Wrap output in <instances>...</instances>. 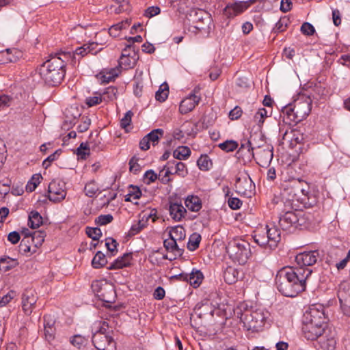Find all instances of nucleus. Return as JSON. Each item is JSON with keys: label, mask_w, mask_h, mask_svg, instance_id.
I'll use <instances>...</instances> for the list:
<instances>
[{"label": "nucleus", "mask_w": 350, "mask_h": 350, "mask_svg": "<svg viewBox=\"0 0 350 350\" xmlns=\"http://www.w3.org/2000/svg\"><path fill=\"white\" fill-rule=\"evenodd\" d=\"M290 23L288 18L284 16L280 18V19L275 23L273 30L275 33H280L284 31Z\"/></svg>", "instance_id": "45"}, {"label": "nucleus", "mask_w": 350, "mask_h": 350, "mask_svg": "<svg viewBox=\"0 0 350 350\" xmlns=\"http://www.w3.org/2000/svg\"><path fill=\"white\" fill-rule=\"evenodd\" d=\"M142 196V191L137 186L130 185L129 188V193L125 196V201L133 202L138 200Z\"/></svg>", "instance_id": "35"}, {"label": "nucleus", "mask_w": 350, "mask_h": 350, "mask_svg": "<svg viewBox=\"0 0 350 350\" xmlns=\"http://www.w3.org/2000/svg\"><path fill=\"white\" fill-rule=\"evenodd\" d=\"M70 57V53L66 52L51 55L38 69L40 77L49 85L60 83L66 74V62Z\"/></svg>", "instance_id": "3"}, {"label": "nucleus", "mask_w": 350, "mask_h": 350, "mask_svg": "<svg viewBox=\"0 0 350 350\" xmlns=\"http://www.w3.org/2000/svg\"><path fill=\"white\" fill-rule=\"evenodd\" d=\"M88 342V337L76 334L70 338V342L77 349L85 347Z\"/></svg>", "instance_id": "37"}, {"label": "nucleus", "mask_w": 350, "mask_h": 350, "mask_svg": "<svg viewBox=\"0 0 350 350\" xmlns=\"http://www.w3.org/2000/svg\"><path fill=\"white\" fill-rule=\"evenodd\" d=\"M169 94V88L167 83H163L155 93V98L160 102L165 101Z\"/></svg>", "instance_id": "42"}, {"label": "nucleus", "mask_w": 350, "mask_h": 350, "mask_svg": "<svg viewBox=\"0 0 350 350\" xmlns=\"http://www.w3.org/2000/svg\"><path fill=\"white\" fill-rule=\"evenodd\" d=\"M266 234L269 239V247H275L281 239L280 230L275 226L271 225L266 226Z\"/></svg>", "instance_id": "24"}, {"label": "nucleus", "mask_w": 350, "mask_h": 350, "mask_svg": "<svg viewBox=\"0 0 350 350\" xmlns=\"http://www.w3.org/2000/svg\"><path fill=\"white\" fill-rule=\"evenodd\" d=\"M129 24L127 21H122L117 24L112 25L109 29V33L111 36L116 38L120 36V31L123 29H126Z\"/></svg>", "instance_id": "39"}, {"label": "nucleus", "mask_w": 350, "mask_h": 350, "mask_svg": "<svg viewBox=\"0 0 350 350\" xmlns=\"http://www.w3.org/2000/svg\"><path fill=\"white\" fill-rule=\"evenodd\" d=\"M318 258L317 251H309L298 254L295 260L297 265V267L309 268L317 262Z\"/></svg>", "instance_id": "16"}, {"label": "nucleus", "mask_w": 350, "mask_h": 350, "mask_svg": "<svg viewBox=\"0 0 350 350\" xmlns=\"http://www.w3.org/2000/svg\"><path fill=\"white\" fill-rule=\"evenodd\" d=\"M319 349L321 350H336L337 344V334L332 327L329 326L315 339Z\"/></svg>", "instance_id": "9"}, {"label": "nucleus", "mask_w": 350, "mask_h": 350, "mask_svg": "<svg viewBox=\"0 0 350 350\" xmlns=\"http://www.w3.org/2000/svg\"><path fill=\"white\" fill-rule=\"evenodd\" d=\"M64 183L60 180H53L48 187V198L50 201L57 202L64 200L66 196Z\"/></svg>", "instance_id": "14"}, {"label": "nucleus", "mask_w": 350, "mask_h": 350, "mask_svg": "<svg viewBox=\"0 0 350 350\" xmlns=\"http://www.w3.org/2000/svg\"><path fill=\"white\" fill-rule=\"evenodd\" d=\"M157 179V174L152 170L146 171L144 175V182L150 184Z\"/></svg>", "instance_id": "62"}, {"label": "nucleus", "mask_w": 350, "mask_h": 350, "mask_svg": "<svg viewBox=\"0 0 350 350\" xmlns=\"http://www.w3.org/2000/svg\"><path fill=\"white\" fill-rule=\"evenodd\" d=\"M18 265L17 260L8 256L0 258V273L6 272Z\"/></svg>", "instance_id": "29"}, {"label": "nucleus", "mask_w": 350, "mask_h": 350, "mask_svg": "<svg viewBox=\"0 0 350 350\" xmlns=\"http://www.w3.org/2000/svg\"><path fill=\"white\" fill-rule=\"evenodd\" d=\"M273 147L269 145L262 147L258 146L255 153L252 151V155L259 165L266 167L273 159Z\"/></svg>", "instance_id": "15"}, {"label": "nucleus", "mask_w": 350, "mask_h": 350, "mask_svg": "<svg viewBox=\"0 0 350 350\" xmlns=\"http://www.w3.org/2000/svg\"><path fill=\"white\" fill-rule=\"evenodd\" d=\"M200 89L195 88L180 103L179 111L182 114H186L194 109L201 100V96L199 94Z\"/></svg>", "instance_id": "12"}, {"label": "nucleus", "mask_w": 350, "mask_h": 350, "mask_svg": "<svg viewBox=\"0 0 350 350\" xmlns=\"http://www.w3.org/2000/svg\"><path fill=\"white\" fill-rule=\"evenodd\" d=\"M97 44L94 42L85 44L81 46L77 47L72 54V59L79 61L82 57L88 53H93L95 46Z\"/></svg>", "instance_id": "23"}, {"label": "nucleus", "mask_w": 350, "mask_h": 350, "mask_svg": "<svg viewBox=\"0 0 350 350\" xmlns=\"http://www.w3.org/2000/svg\"><path fill=\"white\" fill-rule=\"evenodd\" d=\"M92 287L93 291L97 294L100 299L105 302H111V300L108 299L109 297L105 293H114V291L111 286L106 283L103 284L101 282L96 281L93 282Z\"/></svg>", "instance_id": "20"}, {"label": "nucleus", "mask_w": 350, "mask_h": 350, "mask_svg": "<svg viewBox=\"0 0 350 350\" xmlns=\"http://www.w3.org/2000/svg\"><path fill=\"white\" fill-rule=\"evenodd\" d=\"M31 241H28V239H23L19 245V252L21 254L26 256H30L33 253L36 252V247L33 248L31 250V247L30 246Z\"/></svg>", "instance_id": "40"}, {"label": "nucleus", "mask_w": 350, "mask_h": 350, "mask_svg": "<svg viewBox=\"0 0 350 350\" xmlns=\"http://www.w3.org/2000/svg\"><path fill=\"white\" fill-rule=\"evenodd\" d=\"M304 182L299 179H293L284 181L282 185V191L281 193L282 202L287 209L297 210L299 208V191L301 185Z\"/></svg>", "instance_id": "7"}, {"label": "nucleus", "mask_w": 350, "mask_h": 350, "mask_svg": "<svg viewBox=\"0 0 350 350\" xmlns=\"http://www.w3.org/2000/svg\"><path fill=\"white\" fill-rule=\"evenodd\" d=\"M244 326L249 330L258 331L265 324L269 317V312L264 308H256L255 310L245 309L243 311L240 310L237 312Z\"/></svg>", "instance_id": "6"}, {"label": "nucleus", "mask_w": 350, "mask_h": 350, "mask_svg": "<svg viewBox=\"0 0 350 350\" xmlns=\"http://www.w3.org/2000/svg\"><path fill=\"white\" fill-rule=\"evenodd\" d=\"M203 280V274L199 270H193L191 273L188 275L187 282L194 288H197L202 283Z\"/></svg>", "instance_id": "30"}, {"label": "nucleus", "mask_w": 350, "mask_h": 350, "mask_svg": "<svg viewBox=\"0 0 350 350\" xmlns=\"http://www.w3.org/2000/svg\"><path fill=\"white\" fill-rule=\"evenodd\" d=\"M172 166L174 165V174L180 176L184 177L187 174V170L185 163L175 161H172Z\"/></svg>", "instance_id": "49"}, {"label": "nucleus", "mask_w": 350, "mask_h": 350, "mask_svg": "<svg viewBox=\"0 0 350 350\" xmlns=\"http://www.w3.org/2000/svg\"><path fill=\"white\" fill-rule=\"evenodd\" d=\"M107 263L105 255L100 251L97 252L92 260V265L95 269H100Z\"/></svg>", "instance_id": "38"}, {"label": "nucleus", "mask_w": 350, "mask_h": 350, "mask_svg": "<svg viewBox=\"0 0 350 350\" xmlns=\"http://www.w3.org/2000/svg\"><path fill=\"white\" fill-rule=\"evenodd\" d=\"M254 241L260 246L269 245V239L266 234V232H259L254 236Z\"/></svg>", "instance_id": "48"}, {"label": "nucleus", "mask_w": 350, "mask_h": 350, "mask_svg": "<svg viewBox=\"0 0 350 350\" xmlns=\"http://www.w3.org/2000/svg\"><path fill=\"white\" fill-rule=\"evenodd\" d=\"M42 224V217L40 214L36 211H32L29 213L28 217V226L32 228L35 229Z\"/></svg>", "instance_id": "28"}, {"label": "nucleus", "mask_w": 350, "mask_h": 350, "mask_svg": "<svg viewBox=\"0 0 350 350\" xmlns=\"http://www.w3.org/2000/svg\"><path fill=\"white\" fill-rule=\"evenodd\" d=\"M113 219V216L111 214L100 215L96 218L95 222L100 226H104L111 223Z\"/></svg>", "instance_id": "56"}, {"label": "nucleus", "mask_w": 350, "mask_h": 350, "mask_svg": "<svg viewBox=\"0 0 350 350\" xmlns=\"http://www.w3.org/2000/svg\"><path fill=\"white\" fill-rule=\"evenodd\" d=\"M133 116V113L129 110L126 111L122 118L120 120V126L123 129H126L130 125Z\"/></svg>", "instance_id": "58"}, {"label": "nucleus", "mask_w": 350, "mask_h": 350, "mask_svg": "<svg viewBox=\"0 0 350 350\" xmlns=\"http://www.w3.org/2000/svg\"><path fill=\"white\" fill-rule=\"evenodd\" d=\"M108 328L109 324L108 322L106 321H95L92 325V331L95 330V332L107 333V330Z\"/></svg>", "instance_id": "51"}, {"label": "nucleus", "mask_w": 350, "mask_h": 350, "mask_svg": "<svg viewBox=\"0 0 350 350\" xmlns=\"http://www.w3.org/2000/svg\"><path fill=\"white\" fill-rule=\"evenodd\" d=\"M45 235V233L42 231L33 232L30 241L34 243L35 247H37L42 244Z\"/></svg>", "instance_id": "50"}, {"label": "nucleus", "mask_w": 350, "mask_h": 350, "mask_svg": "<svg viewBox=\"0 0 350 350\" xmlns=\"http://www.w3.org/2000/svg\"><path fill=\"white\" fill-rule=\"evenodd\" d=\"M183 232L184 229L182 227H176L170 231V237L163 241V245L168 252H173L178 250V248L176 243V239H181Z\"/></svg>", "instance_id": "18"}, {"label": "nucleus", "mask_w": 350, "mask_h": 350, "mask_svg": "<svg viewBox=\"0 0 350 350\" xmlns=\"http://www.w3.org/2000/svg\"><path fill=\"white\" fill-rule=\"evenodd\" d=\"M242 113L243 111L241 108L239 106H236L234 109L230 111L228 118L231 120H237L242 116Z\"/></svg>", "instance_id": "61"}, {"label": "nucleus", "mask_w": 350, "mask_h": 350, "mask_svg": "<svg viewBox=\"0 0 350 350\" xmlns=\"http://www.w3.org/2000/svg\"><path fill=\"white\" fill-rule=\"evenodd\" d=\"M191 150L187 146H179L173 152V156L178 160H185L189 157Z\"/></svg>", "instance_id": "33"}, {"label": "nucleus", "mask_w": 350, "mask_h": 350, "mask_svg": "<svg viewBox=\"0 0 350 350\" xmlns=\"http://www.w3.org/2000/svg\"><path fill=\"white\" fill-rule=\"evenodd\" d=\"M37 299L33 290H25L22 296V308L25 314L30 315L32 313Z\"/></svg>", "instance_id": "17"}, {"label": "nucleus", "mask_w": 350, "mask_h": 350, "mask_svg": "<svg viewBox=\"0 0 350 350\" xmlns=\"http://www.w3.org/2000/svg\"><path fill=\"white\" fill-rule=\"evenodd\" d=\"M235 191L241 196L245 197H251L254 193L255 185L252 178L245 172L241 173L236 178Z\"/></svg>", "instance_id": "10"}, {"label": "nucleus", "mask_w": 350, "mask_h": 350, "mask_svg": "<svg viewBox=\"0 0 350 350\" xmlns=\"http://www.w3.org/2000/svg\"><path fill=\"white\" fill-rule=\"evenodd\" d=\"M85 196L90 198H94L100 193L99 187L94 180H90L86 183L84 187Z\"/></svg>", "instance_id": "34"}, {"label": "nucleus", "mask_w": 350, "mask_h": 350, "mask_svg": "<svg viewBox=\"0 0 350 350\" xmlns=\"http://www.w3.org/2000/svg\"><path fill=\"white\" fill-rule=\"evenodd\" d=\"M133 259L131 253H126L122 256L115 260L108 267V269H118L128 267L131 264Z\"/></svg>", "instance_id": "25"}, {"label": "nucleus", "mask_w": 350, "mask_h": 350, "mask_svg": "<svg viewBox=\"0 0 350 350\" xmlns=\"http://www.w3.org/2000/svg\"><path fill=\"white\" fill-rule=\"evenodd\" d=\"M228 206L233 210L239 209L242 205V201L237 198H230L228 201Z\"/></svg>", "instance_id": "64"}, {"label": "nucleus", "mask_w": 350, "mask_h": 350, "mask_svg": "<svg viewBox=\"0 0 350 350\" xmlns=\"http://www.w3.org/2000/svg\"><path fill=\"white\" fill-rule=\"evenodd\" d=\"M243 276V273L240 269L232 266L227 267L223 274L224 281L228 284H235Z\"/></svg>", "instance_id": "21"}, {"label": "nucleus", "mask_w": 350, "mask_h": 350, "mask_svg": "<svg viewBox=\"0 0 350 350\" xmlns=\"http://www.w3.org/2000/svg\"><path fill=\"white\" fill-rule=\"evenodd\" d=\"M13 50L6 49L0 52V64H5L16 62L17 57L13 54Z\"/></svg>", "instance_id": "36"}, {"label": "nucleus", "mask_w": 350, "mask_h": 350, "mask_svg": "<svg viewBox=\"0 0 350 350\" xmlns=\"http://www.w3.org/2000/svg\"><path fill=\"white\" fill-rule=\"evenodd\" d=\"M16 296V292L13 291H9L6 295L3 296L0 299V308L6 306Z\"/></svg>", "instance_id": "63"}, {"label": "nucleus", "mask_w": 350, "mask_h": 350, "mask_svg": "<svg viewBox=\"0 0 350 350\" xmlns=\"http://www.w3.org/2000/svg\"><path fill=\"white\" fill-rule=\"evenodd\" d=\"M271 114V110L268 111L265 108H260L254 114V122L259 127H261L265 122V118L270 116Z\"/></svg>", "instance_id": "31"}, {"label": "nucleus", "mask_w": 350, "mask_h": 350, "mask_svg": "<svg viewBox=\"0 0 350 350\" xmlns=\"http://www.w3.org/2000/svg\"><path fill=\"white\" fill-rule=\"evenodd\" d=\"M312 102L310 95L299 94L293 104L285 106L282 109V113L284 121L290 124H297L306 118L311 111Z\"/></svg>", "instance_id": "4"}, {"label": "nucleus", "mask_w": 350, "mask_h": 350, "mask_svg": "<svg viewBox=\"0 0 350 350\" xmlns=\"http://www.w3.org/2000/svg\"><path fill=\"white\" fill-rule=\"evenodd\" d=\"M145 223L142 222L141 221L133 224L128 232L129 236H134L138 234L145 228Z\"/></svg>", "instance_id": "55"}, {"label": "nucleus", "mask_w": 350, "mask_h": 350, "mask_svg": "<svg viewBox=\"0 0 350 350\" xmlns=\"http://www.w3.org/2000/svg\"><path fill=\"white\" fill-rule=\"evenodd\" d=\"M238 143L234 140H226L219 144V147L227 152H232L238 148Z\"/></svg>", "instance_id": "47"}, {"label": "nucleus", "mask_w": 350, "mask_h": 350, "mask_svg": "<svg viewBox=\"0 0 350 350\" xmlns=\"http://www.w3.org/2000/svg\"><path fill=\"white\" fill-rule=\"evenodd\" d=\"M120 73V70L119 68L116 67L113 68H111L109 71H106L103 73L102 76V81L103 82L109 83L116 78L119 74Z\"/></svg>", "instance_id": "43"}, {"label": "nucleus", "mask_w": 350, "mask_h": 350, "mask_svg": "<svg viewBox=\"0 0 350 350\" xmlns=\"http://www.w3.org/2000/svg\"><path fill=\"white\" fill-rule=\"evenodd\" d=\"M198 167L203 171L208 170L212 165L211 161L207 155H202L197 161Z\"/></svg>", "instance_id": "46"}, {"label": "nucleus", "mask_w": 350, "mask_h": 350, "mask_svg": "<svg viewBox=\"0 0 350 350\" xmlns=\"http://www.w3.org/2000/svg\"><path fill=\"white\" fill-rule=\"evenodd\" d=\"M338 297L344 314L350 316V281H343L340 283Z\"/></svg>", "instance_id": "13"}, {"label": "nucleus", "mask_w": 350, "mask_h": 350, "mask_svg": "<svg viewBox=\"0 0 350 350\" xmlns=\"http://www.w3.org/2000/svg\"><path fill=\"white\" fill-rule=\"evenodd\" d=\"M164 131L161 129H157L152 130L151 132L148 133L146 136L148 139L150 143H152L153 146H155L159 140L163 137Z\"/></svg>", "instance_id": "41"}, {"label": "nucleus", "mask_w": 350, "mask_h": 350, "mask_svg": "<svg viewBox=\"0 0 350 350\" xmlns=\"http://www.w3.org/2000/svg\"><path fill=\"white\" fill-rule=\"evenodd\" d=\"M185 204L191 211L198 212L202 208V202L198 196H188L185 199Z\"/></svg>", "instance_id": "27"}, {"label": "nucleus", "mask_w": 350, "mask_h": 350, "mask_svg": "<svg viewBox=\"0 0 350 350\" xmlns=\"http://www.w3.org/2000/svg\"><path fill=\"white\" fill-rule=\"evenodd\" d=\"M103 101V98L100 94H95L93 96H90L86 98L85 103L89 107L95 106Z\"/></svg>", "instance_id": "57"}, {"label": "nucleus", "mask_w": 350, "mask_h": 350, "mask_svg": "<svg viewBox=\"0 0 350 350\" xmlns=\"http://www.w3.org/2000/svg\"><path fill=\"white\" fill-rule=\"evenodd\" d=\"M118 243L116 241L111 237L105 239V246L107 250L109 251L113 255L115 252H117Z\"/></svg>", "instance_id": "59"}, {"label": "nucleus", "mask_w": 350, "mask_h": 350, "mask_svg": "<svg viewBox=\"0 0 350 350\" xmlns=\"http://www.w3.org/2000/svg\"><path fill=\"white\" fill-rule=\"evenodd\" d=\"M166 168V171L165 172V175L160 178V180L162 183L166 184L167 183L170 179L168 178L170 174H174V171L173 170V166L172 161L167 162V163L164 166V169Z\"/></svg>", "instance_id": "52"}, {"label": "nucleus", "mask_w": 350, "mask_h": 350, "mask_svg": "<svg viewBox=\"0 0 350 350\" xmlns=\"http://www.w3.org/2000/svg\"><path fill=\"white\" fill-rule=\"evenodd\" d=\"M129 170L134 174H137L140 172L142 167L138 163V159L136 157H133L129 161Z\"/></svg>", "instance_id": "53"}, {"label": "nucleus", "mask_w": 350, "mask_h": 350, "mask_svg": "<svg viewBox=\"0 0 350 350\" xmlns=\"http://www.w3.org/2000/svg\"><path fill=\"white\" fill-rule=\"evenodd\" d=\"M118 90L114 86H109L103 91L101 94L103 100L109 102L117 98Z\"/></svg>", "instance_id": "32"}, {"label": "nucleus", "mask_w": 350, "mask_h": 350, "mask_svg": "<svg viewBox=\"0 0 350 350\" xmlns=\"http://www.w3.org/2000/svg\"><path fill=\"white\" fill-rule=\"evenodd\" d=\"M322 305H312L304 314L301 333L308 340L314 341L329 327Z\"/></svg>", "instance_id": "2"}, {"label": "nucleus", "mask_w": 350, "mask_h": 350, "mask_svg": "<svg viewBox=\"0 0 350 350\" xmlns=\"http://www.w3.org/2000/svg\"><path fill=\"white\" fill-rule=\"evenodd\" d=\"M226 251L230 258L239 265H244L251 254L250 245L244 240H234L230 242Z\"/></svg>", "instance_id": "8"}, {"label": "nucleus", "mask_w": 350, "mask_h": 350, "mask_svg": "<svg viewBox=\"0 0 350 350\" xmlns=\"http://www.w3.org/2000/svg\"><path fill=\"white\" fill-rule=\"evenodd\" d=\"M86 234L93 240L96 241L102 236L101 230L98 228H87Z\"/></svg>", "instance_id": "54"}, {"label": "nucleus", "mask_w": 350, "mask_h": 350, "mask_svg": "<svg viewBox=\"0 0 350 350\" xmlns=\"http://www.w3.org/2000/svg\"><path fill=\"white\" fill-rule=\"evenodd\" d=\"M137 59L138 57L135 54V49H133V55H129L128 57H126V55H121L119 60V65L124 69H129L133 68L136 64Z\"/></svg>", "instance_id": "26"}, {"label": "nucleus", "mask_w": 350, "mask_h": 350, "mask_svg": "<svg viewBox=\"0 0 350 350\" xmlns=\"http://www.w3.org/2000/svg\"><path fill=\"white\" fill-rule=\"evenodd\" d=\"M284 214L279 219L280 226L284 230L291 228H308L312 223V216L310 213H303L295 209H287L284 206Z\"/></svg>", "instance_id": "5"}, {"label": "nucleus", "mask_w": 350, "mask_h": 350, "mask_svg": "<svg viewBox=\"0 0 350 350\" xmlns=\"http://www.w3.org/2000/svg\"><path fill=\"white\" fill-rule=\"evenodd\" d=\"M310 268L285 267L280 269L275 278L277 289L284 296L294 297L305 291L306 280L311 275Z\"/></svg>", "instance_id": "1"}, {"label": "nucleus", "mask_w": 350, "mask_h": 350, "mask_svg": "<svg viewBox=\"0 0 350 350\" xmlns=\"http://www.w3.org/2000/svg\"><path fill=\"white\" fill-rule=\"evenodd\" d=\"M201 241V236L198 233L192 234L187 243V248L190 251H195L200 245Z\"/></svg>", "instance_id": "44"}, {"label": "nucleus", "mask_w": 350, "mask_h": 350, "mask_svg": "<svg viewBox=\"0 0 350 350\" xmlns=\"http://www.w3.org/2000/svg\"><path fill=\"white\" fill-rule=\"evenodd\" d=\"M170 215L175 221H180L187 213L186 208L181 203H170L169 206Z\"/></svg>", "instance_id": "22"}, {"label": "nucleus", "mask_w": 350, "mask_h": 350, "mask_svg": "<svg viewBox=\"0 0 350 350\" xmlns=\"http://www.w3.org/2000/svg\"><path fill=\"white\" fill-rule=\"evenodd\" d=\"M301 31L306 36H312L314 34L315 29L314 26L309 23H304L301 27Z\"/></svg>", "instance_id": "60"}, {"label": "nucleus", "mask_w": 350, "mask_h": 350, "mask_svg": "<svg viewBox=\"0 0 350 350\" xmlns=\"http://www.w3.org/2000/svg\"><path fill=\"white\" fill-rule=\"evenodd\" d=\"M94 347L98 350H116V343L107 333L94 332L92 338Z\"/></svg>", "instance_id": "11"}, {"label": "nucleus", "mask_w": 350, "mask_h": 350, "mask_svg": "<svg viewBox=\"0 0 350 350\" xmlns=\"http://www.w3.org/2000/svg\"><path fill=\"white\" fill-rule=\"evenodd\" d=\"M247 9V5L246 2H243V1H237L228 3L224 9L223 13L227 18H232L241 14Z\"/></svg>", "instance_id": "19"}]
</instances>
